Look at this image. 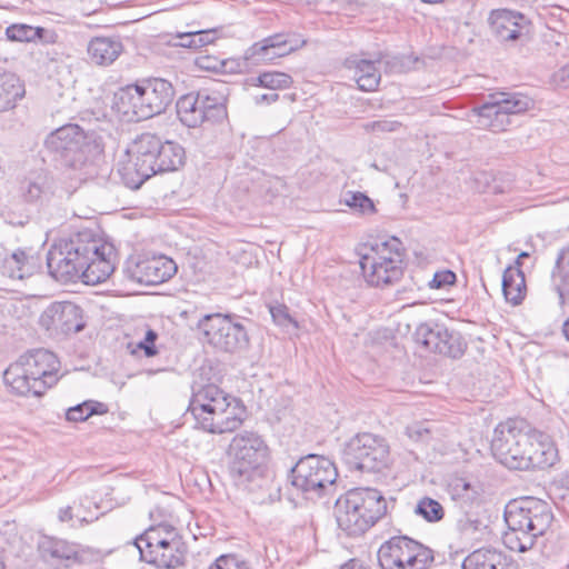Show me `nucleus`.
Wrapping results in <instances>:
<instances>
[{
	"mask_svg": "<svg viewBox=\"0 0 569 569\" xmlns=\"http://www.w3.org/2000/svg\"><path fill=\"white\" fill-rule=\"evenodd\" d=\"M183 159L184 150L178 143L162 142L152 133H143L128 149L126 159L119 162L118 172L122 182L134 190L157 173L178 170Z\"/></svg>",
	"mask_w": 569,
	"mask_h": 569,
	"instance_id": "obj_1",
	"label": "nucleus"
},
{
	"mask_svg": "<svg viewBox=\"0 0 569 569\" xmlns=\"http://www.w3.org/2000/svg\"><path fill=\"white\" fill-rule=\"evenodd\" d=\"M508 531L503 535L505 546L518 552L533 548L553 521V513L545 500L525 497L509 502L505 511Z\"/></svg>",
	"mask_w": 569,
	"mask_h": 569,
	"instance_id": "obj_2",
	"label": "nucleus"
},
{
	"mask_svg": "<svg viewBox=\"0 0 569 569\" xmlns=\"http://www.w3.org/2000/svg\"><path fill=\"white\" fill-rule=\"evenodd\" d=\"M44 146L64 168L79 171L80 180L96 174V159L102 148L93 132H86L78 124H66L52 131Z\"/></svg>",
	"mask_w": 569,
	"mask_h": 569,
	"instance_id": "obj_3",
	"label": "nucleus"
},
{
	"mask_svg": "<svg viewBox=\"0 0 569 569\" xmlns=\"http://www.w3.org/2000/svg\"><path fill=\"white\" fill-rule=\"evenodd\" d=\"M173 98L171 82L151 78L120 88L114 93L113 104L128 121L139 122L164 112Z\"/></svg>",
	"mask_w": 569,
	"mask_h": 569,
	"instance_id": "obj_4",
	"label": "nucleus"
},
{
	"mask_svg": "<svg viewBox=\"0 0 569 569\" xmlns=\"http://www.w3.org/2000/svg\"><path fill=\"white\" fill-rule=\"evenodd\" d=\"M387 513V501L378 489L355 488L335 505L338 527L348 536H360Z\"/></svg>",
	"mask_w": 569,
	"mask_h": 569,
	"instance_id": "obj_5",
	"label": "nucleus"
},
{
	"mask_svg": "<svg viewBox=\"0 0 569 569\" xmlns=\"http://www.w3.org/2000/svg\"><path fill=\"white\" fill-rule=\"evenodd\" d=\"M360 268L365 280L372 287L398 282L405 270V248L398 238L376 241L360 252Z\"/></svg>",
	"mask_w": 569,
	"mask_h": 569,
	"instance_id": "obj_6",
	"label": "nucleus"
},
{
	"mask_svg": "<svg viewBox=\"0 0 569 569\" xmlns=\"http://www.w3.org/2000/svg\"><path fill=\"white\" fill-rule=\"evenodd\" d=\"M97 244L91 232L82 231L54 243L47 253L49 273L57 281L68 283L80 279L87 254L94 253Z\"/></svg>",
	"mask_w": 569,
	"mask_h": 569,
	"instance_id": "obj_7",
	"label": "nucleus"
},
{
	"mask_svg": "<svg viewBox=\"0 0 569 569\" xmlns=\"http://www.w3.org/2000/svg\"><path fill=\"white\" fill-rule=\"evenodd\" d=\"M230 475L237 485H246L262 476L267 446L254 432H240L230 443Z\"/></svg>",
	"mask_w": 569,
	"mask_h": 569,
	"instance_id": "obj_8",
	"label": "nucleus"
},
{
	"mask_svg": "<svg viewBox=\"0 0 569 569\" xmlns=\"http://www.w3.org/2000/svg\"><path fill=\"white\" fill-rule=\"evenodd\" d=\"M528 445H530V429H526L522 421L508 420L495 429L491 451L505 467L513 470H527Z\"/></svg>",
	"mask_w": 569,
	"mask_h": 569,
	"instance_id": "obj_9",
	"label": "nucleus"
},
{
	"mask_svg": "<svg viewBox=\"0 0 569 569\" xmlns=\"http://www.w3.org/2000/svg\"><path fill=\"white\" fill-rule=\"evenodd\" d=\"M389 446L376 435L365 432L351 438L343 447L342 460L351 470L379 472L389 463Z\"/></svg>",
	"mask_w": 569,
	"mask_h": 569,
	"instance_id": "obj_10",
	"label": "nucleus"
},
{
	"mask_svg": "<svg viewBox=\"0 0 569 569\" xmlns=\"http://www.w3.org/2000/svg\"><path fill=\"white\" fill-rule=\"evenodd\" d=\"M433 561V551L407 537L396 536L378 550L381 569H427Z\"/></svg>",
	"mask_w": 569,
	"mask_h": 569,
	"instance_id": "obj_11",
	"label": "nucleus"
},
{
	"mask_svg": "<svg viewBox=\"0 0 569 569\" xmlns=\"http://www.w3.org/2000/svg\"><path fill=\"white\" fill-rule=\"evenodd\" d=\"M337 477V468L330 459L308 455L291 468L288 479L298 491L319 495L328 486H332Z\"/></svg>",
	"mask_w": 569,
	"mask_h": 569,
	"instance_id": "obj_12",
	"label": "nucleus"
},
{
	"mask_svg": "<svg viewBox=\"0 0 569 569\" xmlns=\"http://www.w3.org/2000/svg\"><path fill=\"white\" fill-rule=\"evenodd\" d=\"M198 329L206 342L226 352L244 349L249 343L244 327L229 315H206L199 320Z\"/></svg>",
	"mask_w": 569,
	"mask_h": 569,
	"instance_id": "obj_13",
	"label": "nucleus"
},
{
	"mask_svg": "<svg viewBox=\"0 0 569 569\" xmlns=\"http://www.w3.org/2000/svg\"><path fill=\"white\" fill-rule=\"evenodd\" d=\"M176 107L180 121L189 128H197L204 121L220 122L227 117L223 98L214 92L184 94L178 99Z\"/></svg>",
	"mask_w": 569,
	"mask_h": 569,
	"instance_id": "obj_14",
	"label": "nucleus"
},
{
	"mask_svg": "<svg viewBox=\"0 0 569 569\" xmlns=\"http://www.w3.org/2000/svg\"><path fill=\"white\" fill-rule=\"evenodd\" d=\"M39 326L54 338L69 336L84 329L82 309L70 301L50 303L39 317Z\"/></svg>",
	"mask_w": 569,
	"mask_h": 569,
	"instance_id": "obj_15",
	"label": "nucleus"
},
{
	"mask_svg": "<svg viewBox=\"0 0 569 569\" xmlns=\"http://www.w3.org/2000/svg\"><path fill=\"white\" fill-rule=\"evenodd\" d=\"M530 104V99L519 93L498 92L478 108V114L488 119L486 124L492 131H503L510 123L509 117L527 111Z\"/></svg>",
	"mask_w": 569,
	"mask_h": 569,
	"instance_id": "obj_16",
	"label": "nucleus"
},
{
	"mask_svg": "<svg viewBox=\"0 0 569 569\" xmlns=\"http://www.w3.org/2000/svg\"><path fill=\"white\" fill-rule=\"evenodd\" d=\"M413 339L426 350L451 358L461 357L466 348L460 333L449 331L443 325L433 321L420 323Z\"/></svg>",
	"mask_w": 569,
	"mask_h": 569,
	"instance_id": "obj_17",
	"label": "nucleus"
},
{
	"mask_svg": "<svg viewBox=\"0 0 569 569\" xmlns=\"http://www.w3.org/2000/svg\"><path fill=\"white\" fill-rule=\"evenodd\" d=\"M176 262L166 256H153L139 260H128L123 269L128 279L146 284H160L177 272Z\"/></svg>",
	"mask_w": 569,
	"mask_h": 569,
	"instance_id": "obj_18",
	"label": "nucleus"
},
{
	"mask_svg": "<svg viewBox=\"0 0 569 569\" xmlns=\"http://www.w3.org/2000/svg\"><path fill=\"white\" fill-rule=\"evenodd\" d=\"M228 396L218 386L209 383L194 389L189 402L188 412L193 417L196 427L204 428V423L210 421V417L214 416L224 406Z\"/></svg>",
	"mask_w": 569,
	"mask_h": 569,
	"instance_id": "obj_19",
	"label": "nucleus"
},
{
	"mask_svg": "<svg viewBox=\"0 0 569 569\" xmlns=\"http://www.w3.org/2000/svg\"><path fill=\"white\" fill-rule=\"evenodd\" d=\"M488 21L491 31L501 41L520 40L530 32V21L518 11L508 9L492 10Z\"/></svg>",
	"mask_w": 569,
	"mask_h": 569,
	"instance_id": "obj_20",
	"label": "nucleus"
},
{
	"mask_svg": "<svg viewBox=\"0 0 569 569\" xmlns=\"http://www.w3.org/2000/svg\"><path fill=\"white\" fill-rule=\"evenodd\" d=\"M19 361L33 379L44 383V391L57 382L60 362L53 352L47 349L31 350L21 356Z\"/></svg>",
	"mask_w": 569,
	"mask_h": 569,
	"instance_id": "obj_21",
	"label": "nucleus"
},
{
	"mask_svg": "<svg viewBox=\"0 0 569 569\" xmlns=\"http://www.w3.org/2000/svg\"><path fill=\"white\" fill-rule=\"evenodd\" d=\"M97 250L94 253L87 254L86 263L80 271V279L86 284H98L106 281L114 271V266L110 260L112 247L102 243L99 239L94 238Z\"/></svg>",
	"mask_w": 569,
	"mask_h": 569,
	"instance_id": "obj_22",
	"label": "nucleus"
},
{
	"mask_svg": "<svg viewBox=\"0 0 569 569\" xmlns=\"http://www.w3.org/2000/svg\"><path fill=\"white\" fill-rule=\"evenodd\" d=\"M526 458L527 470L546 469L558 460V450L549 435L530 429V445L527 447Z\"/></svg>",
	"mask_w": 569,
	"mask_h": 569,
	"instance_id": "obj_23",
	"label": "nucleus"
},
{
	"mask_svg": "<svg viewBox=\"0 0 569 569\" xmlns=\"http://www.w3.org/2000/svg\"><path fill=\"white\" fill-rule=\"evenodd\" d=\"M184 553V545L178 537L153 549H143L140 558L160 569H176L183 565Z\"/></svg>",
	"mask_w": 569,
	"mask_h": 569,
	"instance_id": "obj_24",
	"label": "nucleus"
},
{
	"mask_svg": "<svg viewBox=\"0 0 569 569\" xmlns=\"http://www.w3.org/2000/svg\"><path fill=\"white\" fill-rule=\"evenodd\" d=\"M56 190L54 179L46 173H40L22 183L21 196L26 202L36 204L39 210L46 211L56 196Z\"/></svg>",
	"mask_w": 569,
	"mask_h": 569,
	"instance_id": "obj_25",
	"label": "nucleus"
},
{
	"mask_svg": "<svg viewBox=\"0 0 569 569\" xmlns=\"http://www.w3.org/2000/svg\"><path fill=\"white\" fill-rule=\"evenodd\" d=\"M244 407L240 402L228 396V400L221 408L219 413L210 417V421L204 423L203 431L210 433H224L231 432L240 427L243 420Z\"/></svg>",
	"mask_w": 569,
	"mask_h": 569,
	"instance_id": "obj_26",
	"label": "nucleus"
},
{
	"mask_svg": "<svg viewBox=\"0 0 569 569\" xmlns=\"http://www.w3.org/2000/svg\"><path fill=\"white\" fill-rule=\"evenodd\" d=\"M3 381L10 391L17 396H41L44 393V383L33 379L18 360L3 372Z\"/></svg>",
	"mask_w": 569,
	"mask_h": 569,
	"instance_id": "obj_27",
	"label": "nucleus"
},
{
	"mask_svg": "<svg viewBox=\"0 0 569 569\" xmlns=\"http://www.w3.org/2000/svg\"><path fill=\"white\" fill-rule=\"evenodd\" d=\"M123 46L118 38L96 37L88 44L90 60L97 66H110L121 54Z\"/></svg>",
	"mask_w": 569,
	"mask_h": 569,
	"instance_id": "obj_28",
	"label": "nucleus"
},
{
	"mask_svg": "<svg viewBox=\"0 0 569 569\" xmlns=\"http://www.w3.org/2000/svg\"><path fill=\"white\" fill-rule=\"evenodd\" d=\"M377 62H379V60L373 61L357 58L347 60V68L352 71V78L360 90L375 91L378 88L381 74L376 67Z\"/></svg>",
	"mask_w": 569,
	"mask_h": 569,
	"instance_id": "obj_29",
	"label": "nucleus"
},
{
	"mask_svg": "<svg viewBox=\"0 0 569 569\" xmlns=\"http://www.w3.org/2000/svg\"><path fill=\"white\" fill-rule=\"evenodd\" d=\"M296 49L288 34L277 33L264 38L250 48L252 57L261 60H272L274 58L289 54Z\"/></svg>",
	"mask_w": 569,
	"mask_h": 569,
	"instance_id": "obj_30",
	"label": "nucleus"
},
{
	"mask_svg": "<svg viewBox=\"0 0 569 569\" xmlns=\"http://www.w3.org/2000/svg\"><path fill=\"white\" fill-rule=\"evenodd\" d=\"M507 556L495 548H480L472 551L462 562L463 569H511Z\"/></svg>",
	"mask_w": 569,
	"mask_h": 569,
	"instance_id": "obj_31",
	"label": "nucleus"
},
{
	"mask_svg": "<svg viewBox=\"0 0 569 569\" xmlns=\"http://www.w3.org/2000/svg\"><path fill=\"white\" fill-rule=\"evenodd\" d=\"M551 286L558 295L559 305L569 307V246L558 253L551 272Z\"/></svg>",
	"mask_w": 569,
	"mask_h": 569,
	"instance_id": "obj_32",
	"label": "nucleus"
},
{
	"mask_svg": "<svg viewBox=\"0 0 569 569\" xmlns=\"http://www.w3.org/2000/svg\"><path fill=\"white\" fill-rule=\"evenodd\" d=\"M502 292L508 302L518 306L527 293L525 273L518 267H508L502 274Z\"/></svg>",
	"mask_w": 569,
	"mask_h": 569,
	"instance_id": "obj_33",
	"label": "nucleus"
},
{
	"mask_svg": "<svg viewBox=\"0 0 569 569\" xmlns=\"http://www.w3.org/2000/svg\"><path fill=\"white\" fill-rule=\"evenodd\" d=\"M39 551L41 557L52 565L74 559L77 556V550L72 545L53 538H43L39 543Z\"/></svg>",
	"mask_w": 569,
	"mask_h": 569,
	"instance_id": "obj_34",
	"label": "nucleus"
},
{
	"mask_svg": "<svg viewBox=\"0 0 569 569\" xmlns=\"http://www.w3.org/2000/svg\"><path fill=\"white\" fill-rule=\"evenodd\" d=\"M178 538L174 529L169 525H159L150 527L142 535L134 539L133 545L142 555L143 549H153L171 539Z\"/></svg>",
	"mask_w": 569,
	"mask_h": 569,
	"instance_id": "obj_35",
	"label": "nucleus"
},
{
	"mask_svg": "<svg viewBox=\"0 0 569 569\" xmlns=\"http://www.w3.org/2000/svg\"><path fill=\"white\" fill-rule=\"evenodd\" d=\"M24 94L19 78L13 73L0 76V111L10 109Z\"/></svg>",
	"mask_w": 569,
	"mask_h": 569,
	"instance_id": "obj_36",
	"label": "nucleus"
},
{
	"mask_svg": "<svg viewBox=\"0 0 569 569\" xmlns=\"http://www.w3.org/2000/svg\"><path fill=\"white\" fill-rule=\"evenodd\" d=\"M407 435L416 441L441 440L445 436V428L437 421H420L407 427Z\"/></svg>",
	"mask_w": 569,
	"mask_h": 569,
	"instance_id": "obj_37",
	"label": "nucleus"
},
{
	"mask_svg": "<svg viewBox=\"0 0 569 569\" xmlns=\"http://www.w3.org/2000/svg\"><path fill=\"white\" fill-rule=\"evenodd\" d=\"M413 512L416 516L430 523L439 522L445 517L442 505L430 497L421 498L415 506Z\"/></svg>",
	"mask_w": 569,
	"mask_h": 569,
	"instance_id": "obj_38",
	"label": "nucleus"
},
{
	"mask_svg": "<svg viewBox=\"0 0 569 569\" xmlns=\"http://www.w3.org/2000/svg\"><path fill=\"white\" fill-rule=\"evenodd\" d=\"M107 412V406L98 401H84L72 408H69L66 418L69 421H84L92 415H102Z\"/></svg>",
	"mask_w": 569,
	"mask_h": 569,
	"instance_id": "obj_39",
	"label": "nucleus"
},
{
	"mask_svg": "<svg viewBox=\"0 0 569 569\" xmlns=\"http://www.w3.org/2000/svg\"><path fill=\"white\" fill-rule=\"evenodd\" d=\"M28 256L23 250L14 251L3 261V273L11 279H23L27 274Z\"/></svg>",
	"mask_w": 569,
	"mask_h": 569,
	"instance_id": "obj_40",
	"label": "nucleus"
},
{
	"mask_svg": "<svg viewBox=\"0 0 569 569\" xmlns=\"http://www.w3.org/2000/svg\"><path fill=\"white\" fill-rule=\"evenodd\" d=\"M254 81V84L270 90H282L291 86L292 78L284 72L270 71L259 74Z\"/></svg>",
	"mask_w": 569,
	"mask_h": 569,
	"instance_id": "obj_41",
	"label": "nucleus"
},
{
	"mask_svg": "<svg viewBox=\"0 0 569 569\" xmlns=\"http://www.w3.org/2000/svg\"><path fill=\"white\" fill-rule=\"evenodd\" d=\"M450 492L455 500H461L463 502L472 501L478 491L475 487L465 478H455L450 485Z\"/></svg>",
	"mask_w": 569,
	"mask_h": 569,
	"instance_id": "obj_42",
	"label": "nucleus"
},
{
	"mask_svg": "<svg viewBox=\"0 0 569 569\" xmlns=\"http://www.w3.org/2000/svg\"><path fill=\"white\" fill-rule=\"evenodd\" d=\"M345 203L362 214H371L376 211L373 201L362 192H349Z\"/></svg>",
	"mask_w": 569,
	"mask_h": 569,
	"instance_id": "obj_43",
	"label": "nucleus"
},
{
	"mask_svg": "<svg viewBox=\"0 0 569 569\" xmlns=\"http://www.w3.org/2000/svg\"><path fill=\"white\" fill-rule=\"evenodd\" d=\"M34 28L24 23H13L6 29V34L11 41L33 42L36 41Z\"/></svg>",
	"mask_w": 569,
	"mask_h": 569,
	"instance_id": "obj_44",
	"label": "nucleus"
},
{
	"mask_svg": "<svg viewBox=\"0 0 569 569\" xmlns=\"http://www.w3.org/2000/svg\"><path fill=\"white\" fill-rule=\"evenodd\" d=\"M157 339L158 333L154 330H147L144 338L141 341L137 342L134 346L132 343L129 345V348L132 347L131 353L137 355L142 351L147 358L154 357L158 355V349L156 347Z\"/></svg>",
	"mask_w": 569,
	"mask_h": 569,
	"instance_id": "obj_45",
	"label": "nucleus"
},
{
	"mask_svg": "<svg viewBox=\"0 0 569 569\" xmlns=\"http://www.w3.org/2000/svg\"><path fill=\"white\" fill-rule=\"evenodd\" d=\"M209 569H251L247 561L234 555L220 556Z\"/></svg>",
	"mask_w": 569,
	"mask_h": 569,
	"instance_id": "obj_46",
	"label": "nucleus"
},
{
	"mask_svg": "<svg viewBox=\"0 0 569 569\" xmlns=\"http://www.w3.org/2000/svg\"><path fill=\"white\" fill-rule=\"evenodd\" d=\"M270 313L273 321L278 326L286 327L292 323L296 328L298 327L297 322L291 318L289 310L284 305L271 306Z\"/></svg>",
	"mask_w": 569,
	"mask_h": 569,
	"instance_id": "obj_47",
	"label": "nucleus"
},
{
	"mask_svg": "<svg viewBox=\"0 0 569 569\" xmlns=\"http://www.w3.org/2000/svg\"><path fill=\"white\" fill-rule=\"evenodd\" d=\"M456 273L450 270L438 271L429 282L431 289H442L456 282Z\"/></svg>",
	"mask_w": 569,
	"mask_h": 569,
	"instance_id": "obj_48",
	"label": "nucleus"
},
{
	"mask_svg": "<svg viewBox=\"0 0 569 569\" xmlns=\"http://www.w3.org/2000/svg\"><path fill=\"white\" fill-rule=\"evenodd\" d=\"M193 33L196 34L193 46H196L197 49L212 43L216 39L214 30H197L193 31Z\"/></svg>",
	"mask_w": 569,
	"mask_h": 569,
	"instance_id": "obj_49",
	"label": "nucleus"
},
{
	"mask_svg": "<svg viewBox=\"0 0 569 569\" xmlns=\"http://www.w3.org/2000/svg\"><path fill=\"white\" fill-rule=\"evenodd\" d=\"M34 32H36V41H40L41 43H44V44L56 43L58 40V34L52 29L37 27V28H34Z\"/></svg>",
	"mask_w": 569,
	"mask_h": 569,
	"instance_id": "obj_50",
	"label": "nucleus"
},
{
	"mask_svg": "<svg viewBox=\"0 0 569 569\" xmlns=\"http://www.w3.org/2000/svg\"><path fill=\"white\" fill-rule=\"evenodd\" d=\"M399 126L400 123L397 121L379 120L371 122L367 128H370L375 132H391Z\"/></svg>",
	"mask_w": 569,
	"mask_h": 569,
	"instance_id": "obj_51",
	"label": "nucleus"
},
{
	"mask_svg": "<svg viewBox=\"0 0 569 569\" xmlns=\"http://www.w3.org/2000/svg\"><path fill=\"white\" fill-rule=\"evenodd\" d=\"M196 34L193 31L184 32V33H178L176 36V39L178 40L174 42V46L183 47V48H190V49H197L196 46H193Z\"/></svg>",
	"mask_w": 569,
	"mask_h": 569,
	"instance_id": "obj_52",
	"label": "nucleus"
},
{
	"mask_svg": "<svg viewBox=\"0 0 569 569\" xmlns=\"http://www.w3.org/2000/svg\"><path fill=\"white\" fill-rule=\"evenodd\" d=\"M458 527L462 533H473L478 529V521L470 519H460Z\"/></svg>",
	"mask_w": 569,
	"mask_h": 569,
	"instance_id": "obj_53",
	"label": "nucleus"
},
{
	"mask_svg": "<svg viewBox=\"0 0 569 569\" xmlns=\"http://www.w3.org/2000/svg\"><path fill=\"white\" fill-rule=\"evenodd\" d=\"M73 505H76V501L73 502ZM74 506H67V507H62L59 509L58 511V519L61 521V522H69L73 519L74 515L72 512Z\"/></svg>",
	"mask_w": 569,
	"mask_h": 569,
	"instance_id": "obj_54",
	"label": "nucleus"
},
{
	"mask_svg": "<svg viewBox=\"0 0 569 569\" xmlns=\"http://www.w3.org/2000/svg\"><path fill=\"white\" fill-rule=\"evenodd\" d=\"M278 99H279L278 93L258 94V96H254V103L258 106L263 104V103L270 104V103L276 102Z\"/></svg>",
	"mask_w": 569,
	"mask_h": 569,
	"instance_id": "obj_55",
	"label": "nucleus"
},
{
	"mask_svg": "<svg viewBox=\"0 0 569 569\" xmlns=\"http://www.w3.org/2000/svg\"><path fill=\"white\" fill-rule=\"evenodd\" d=\"M557 79L561 86L569 87V64L558 71Z\"/></svg>",
	"mask_w": 569,
	"mask_h": 569,
	"instance_id": "obj_56",
	"label": "nucleus"
},
{
	"mask_svg": "<svg viewBox=\"0 0 569 569\" xmlns=\"http://www.w3.org/2000/svg\"><path fill=\"white\" fill-rule=\"evenodd\" d=\"M528 257H529V253H528V252H526V251L520 252V253L518 254V257H517L516 266H515V267L520 268V266H521V263H522V262H521V261H522V259H526V258H528Z\"/></svg>",
	"mask_w": 569,
	"mask_h": 569,
	"instance_id": "obj_57",
	"label": "nucleus"
},
{
	"mask_svg": "<svg viewBox=\"0 0 569 569\" xmlns=\"http://www.w3.org/2000/svg\"><path fill=\"white\" fill-rule=\"evenodd\" d=\"M562 332L566 339L569 341V318L563 322Z\"/></svg>",
	"mask_w": 569,
	"mask_h": 569,
	"instance_id": "obj_58",
	"label": "nucleus"
},
{
	"mask_svg": "<svg viewBox=\"0 0 569 569\" xmlns=\"http://www.w3.org/2000/svg\"><path fill=\"white\" fill-rule=\"evenodd\" d=\"M425 3L436 4V3H442L445 0H421Z\"/></svg>",
	"mask_w": 569,
	"mask_h": 569,
	"instance_id": "obj_59",
	"label": "nucleus"
}]
</instances>
